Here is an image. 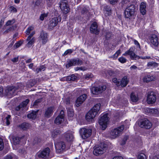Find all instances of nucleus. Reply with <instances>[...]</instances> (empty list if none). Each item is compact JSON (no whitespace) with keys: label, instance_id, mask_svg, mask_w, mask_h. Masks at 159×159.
<instances>
[{"label":"nucleus","instance_id":"1","mask_svg":"<svg viewBox=\"0 0 159 159\" xmlns=\"http://www.w3.org/2000/svg\"><path fill=\"white\" fill-rule=\"evenodd\" d=\"M100 106V104H97L89 111L85 116V118L87 121L89 122H93L94 118L97 114L99 110Z\"/></svg>","mask_w":159,"mask_h":159},{"label":"nucleus","instance_id":"2","mask_svg":"<svg viewBox=\"0 0 159 159\" xmlns=\"http://www.w3.org/2000/svg\"><path fill=\"white\" fill-rule=\"evenodd\" d=\"M135 9L134 5L133 4L130 5L129 6L127 7L124 12L125 17L129 19L132 18L134 16Z\"/></svg>","mask_w":159,"mask_h":159},{"label":"nucleus","instance_id":"3","mask_svg":"<svg viewBox=\"0 0 159 159\" xmlns=\"http://www.w3.org/2000/svg\"><path fill=\"white\" fill-rule=\"evenodd\" d=\"M124 129V126L122 125L112 130L110 133V138L114 139L118 137Z\"/></svg>","mask_w":159,"mask_h":159},{"label":"nucleus","instance_id":"4","mask_svg":"<svg viewBox=\"0 0 159 159\" xmlns=\"http://www.w3.org/2000/svg\"><path fill=\"white\" fill-rule=\"evenodd\" d=\"M109 120V117L107 116V114H104L99 119L98 123L101 126L102 130L105 129L107 128Z\"/></svg>","mask_w":159,"mask_h":159},{"label":"nucleus","instance_id":"5","mask_svg":"<svg viewBox=\"0 0 159 159\" xmlns=\"http://www.w3.org/2000/svg\"><path fill=\"white\" fill-rule=\"evenodd\" d=\"M106 89V86L104 85L93 87L91 89V92L93 94L98 95L102 93Z\"/></svg>","mask_w":159,"mask_h":159},{"label":"nucleus","instance_id":"6","mask_svg":"<svg viewBox=\"0 0 159 159\" xmlns=\"http://www.w3.org/2000/svg\"><path fill=\"white\" fill-rule=\"evenodd\" d=\"M124 56L129 55L130 58L133 60H138L139 59V57L135 54L134 52L133 48L131 47L129 50L126 51L123 54Z\"/></svg>","mask_w":159,"mask_h":159},{"label":"nucleus","instance_id":"7","mask_svg":"<svg viewBox=\"0 0 159 159\" xmlns=\"http://www.w3.org/2000/svg\"><path fill=\"white\" fill-rule=\"evenodd\" d=\"M56 152L61 153L66 150V144L63 141H60L55 144Z\"/></svg>","mask_w":159,"mask_h":159},{"label":"nucleus","instance_id":"8","mask_svg":"<svg viewBox=\"0 0 159 159\" xmlns=\"http://www.w3.org/2000/svg\"><path fill=\"white\" fill-rule=\"evenodd\" d=\"M80 133L82 138L85 139L91 136L92 134V130L89 129L83 128L80 129Z\"/></svg>","mask_w":159,"mask_h":159},{"label":"nucleus","instance_id":"9","mask_svg":"<svg viewBox=\"0 0 159 159\" xmlns=\"http://www.w3.org/2000/svg\"><path fill=\"white\" fill-rule=\"evenodd\" d=\"M83 62L80 60L78 58L73 59L70 60L67 62L66 65V67L68 68L70 66L76 65L80 66L82 64Z\"/></svg>","mask_w":159,"mask_h":159},{"label":"nucleus","instance_id":"10","mask_svg":"<svg viewBox=\"0 0 159 159\" xmlns=\"http://www.w3.org/2000/svg\"><path fill=\"white\" fill-rule=\"evenodd\" d=\"M61 17L59 16L57 17H54L52 18L49 22L48 25V29L52 30L53 28L56 26L58 24L59 22L61 20Z\"/></svg>","mask_w":159,"mask_h":159},{"label":"nucleus","instance_id":"11","mask_svg":"<svg viewBox=\"0 0 159 159\" xmlns=\"http://www.w3.org/2000/svg\"><path fill=\"white\" fill-rule=\"evenodd\" d=\"M149 40L150 45L153 48H156L158 46L159 44L158 38L157 36L153 34L150 36Z\"/></svg>","mask_w":159,"mask_h":159},{"label":"nucleus","instance_id":"12","mask_svg":"<svg viewBox=\"0 0 159 159\" xmlns=\"http://www.w3.org/2000/svg\"><path fill=\"white\" fill-rule=\"evenodd\" d=\"M59 4L61 10L64 13L66 14L69 11L70 8L66 0H61Z\"/></svg>","mask_w":159,"mask_h":159},{"label":"nucleus","instance_id":"13","mask_svg":"<svg viewBox=\"0 0 159 159\" xmlns=\"http://www.w3.org/2000/svg\"><path fill=\"white\" fill-rule=\"evenodd\" d=\"M50 152V149L48 148H47L42 151L38 152L36 156L39 158H46L49 156Z\"/></svg>","mask_w":159,"mask_h":159},{"label":"nucleus","instance_id":"14","mask_svg":"<svg viewBox=\"0 0 159 159\" xmlns=\"http://www.w3.org/2000/svg\"><path fill=\"white\" fill-rule=\"evenodd\" d=\"M39 38V42L42 43V45H44L48 41V35L47 33L43 30L40 32Z\"/></svg>","mask_w":159,"mask_h":159},{"label":"nucleus","instance_id":"15","mask_svg":"<svg viewBox=\"0 0 159 159\" xmlns=\"http://www.w3.org/2000/svg\"><path fill=\"white\" fill-rule=\"evenodd\" d=\"M156 100V96L154 92H151L148 93L147 99V101L148 103H153L155 102Z\"/></svg>","mask_w":159,"mask_h":159},{"label":"nucleus","instance_id":"16","mask_svg":"<svg viewBox=\"0 0 159 159\" xmlns=\"http://www.w3.org/2000/svg\"><path fill=\"white\" fill-rule=\"evenodd\" d=\"M139 125L140 127L146 129H150L152 125V123L147 119L140 122Z\"/></svg>","mask_w":159,"mask_h":159},{"label":"nucleus","instance_id":"17","mask_svg":"<svg viewBox=\"0 0 159 159\" xmlns=\"http://www.w3.org/2000/svg\"><path fill=\"white\" fill-rule=\"evenodd\" d=\"M106 147L101 146L96 147L93 151V153L95 156H98L103 154L104 152Z\"/></svg>","mask_w":159,"mask_h":159},{"label":"nucleus","instance_id":"18","mask_svg":"<svg viewBox=\"0 0 159 159\" xmlns=\"http://www.w3.org/2000/svg\"><path fill=\"white\" fill-rule=\"evenodd\" d=\"M87 98V95L84 94L78 97L75 102V105L77 107L80 106Z\"/></svg>","mask_w":159,"mask_h":159},{"label":"nucleus","instance_id":"19","mask_svg":"<svg viewBox=\"0 0 159 159\" xmlns=\"http://www.w3.org/2000/svg\"><path fill=\"white\" fill-rule=\"evenodd\" d=\"M64 111L63 110H61L60 114L55 120L54 122L57 125L61 123L64 120Z\"/></svg>","mask_w":159,"mask_h":159},{"label":"nucleus","instance_id":"20","mask_svg":"<svg viewBox=\"0 0 159 159\" xmlns=\"http://www.w3.org/2000/svg\"><path fill=\"white\" fill-rule=\"evenodd\" d=\"M64 138L68 141H71L73 139V133L70 131L66 132L64 134Z\"/></svg>","mask_w":159,"mask_h":159},{"label":"nucleus","instance_id":"21","mask_svg":"<svg viewBox=\"0 0 159 159\" xmlns=\"http://www.w3.org/2000/svg\"><path fill=\"white\" fill-rule=\"evenodd\" d=\"M90 32L97 34H98L99 31L98 29L97 23L96 22H94L91 25L90 28Z\"/></svg>","mask_w":159,"mask_h":159},{"label":"nucleus","instance_id":"22","mask_svg":"<svg viewBox=\"0 0 159 159\" xmlns=\"http://www.w3.org/2000/svg\"><path fill=\"white\" fill-rule=\"evenodd\" d=\"M155 79V78L154 76L149 74H147L144 77L143 80L144 82L148 83L154 80Z\"/></svg>","mask_w":159,"mask_h":159},{"label":"nucleus","instance_id":"23","mask_svg":"<svg viewBox=\"0 0 159 159\" xmlns=\"http://www.w3.org/2000/svg\"><path fill=\"white\" fill-rule=\"evenodd\" d=\"M54 109L53 107H50L48 108L45 111V116L48 118L50 117L53 113Z\"/></svg>","mask_w":159,"mask_h":159},{"label":"nucleus","instance_id":"24","mask_svg":"<svg viewBox=\"0 0 159 159\" xmlns=\"http://www.w3.org/2000/svg\"><path fill=\"white\" fill-rule=\"evenodd\" d=\"M72 107L71 106H70L69 107L66 106L68 116L70 118V120H72L71 118L74 116L73 111Z\"/></svg>","mask_w":159,"mask_h":159},{"label":"nucleus","instance_id":"25","mask_svg":"<svg viewBox=\"0 0 159 159\" xmlns=\"http://www.w3.org/2000/svg\"><path fill=\"white\" fill-rule=\"evenodd\" d=\"M29 102V99H26L25 101H23L19 106L17 107L16 108V110L18 111L21 108L26 107Z\"/></svg>","mask_w":159,"mask_h":159},{"label":"nucleus","instance_id":"26","mask_svg":"<svg viewBox=\"0 0 159 159\" xmlns=\"http://www.w3.org/2000/svg\"><path fill=\"white\" fill-rule=\"evenodd\" d=\"M2 29L5 30L4 34H6L10 31V20H8Z\"/></svg>","mask_w":159,"mask_h":159},{"label":"nucleus","instance_id":"27","mask_svg":"<svg viewBox=\"0 0 159 159\" xmlns=\"http://www.w3.org/2000/svg\"><path fill=\"white\" fill-rule=\"evenodd\" d=\"M146 5L145 3L142 2L140 6V10L141 13L143 15H144L146 13Z\"/></svg>","mask_w":159,"mask_h":159},{"label":"nucleus","instance_id":"28","mask_svg":"<svg viewBox=\"0 0 159 159\" xmlns=\"http://www.w3.org/2000/svg\"><path fill=\"white\" fill-rule=\"evenodd\" d=\"M38 110L36 111H32L31 113L27 115V117L30 119L34 120L36 117Z\"/></svg>","mask_w":159,"mask_h":159},{"label":"nucleus","instance_id":"29","mask_svg":"<svg viewBox=\"0 0 159 159\" xmlns=\"http://www.w3.org/2000/svg\"><path fill=\"white\" fill-rule=\"evenodd\" d=\"M129 80L127 79V77L124 76L122 79L120 83V85L122 87H125L127 84L129 83Z\"/></svg>","mask_w":159,"mask_h":159},{"label":"nucleus","instance_id":"30","mask_svg":"<svg viewBox=\"0 0 159 159\" xmlns=\"http://www.w3.org/2000/svg\"><path fill=\"white\" fill-rule=\"evenodd\" d=\"M64 79L67 81H74L76 79L77 77L75 75L72 74L66 77Z\"/></svg>","mask_w":159,"mask_h":159},{"label":"nucleus","instance_id":"31","mask_svg":"<svg viewBox=\"0 0 159 159\" xmlns=\"http://www.w3.org/2000/svg\"><path fill=\"white\" fill-rule=\"evenodd\" d=\"M20 128L23 130H25L31 127V125L28 123H24L20 125Z\"/></svg>","mask_w":159,"mask_h":159},{"label":"nucleus","instance_id":"32","mask_svg":"<svg viewBox=\"0 0 159 159\" xmlns=\"http://www.w3.org/2000/svg\"><path fill=\"white\" fill-rule=\"evenodd\" d=\"M104 12L106 15L109 16L111 13V11L110 7L108 6H105L104 7Z\"/></svg>","mask_w":159,"mask_h":159},{"label":"nucleus","instance_id":"33","mask_svg":"<svg viewBox=\"0 0 159 159\" xmlns=\"http://www.w3.org/2000/svg\"><path fill=\"white\" fill-rule=\"evenodd\" d=\"M17 89L13 86H11V95L14 96L16 95L17 93Z\"/></svg>","mask_w":159,"mask_h":159},{"label":"nucleus","instance_id":"34","mask_svg":"<svg viewBox=\"0 0 159 159\" xmlns=\"http://www.w3.org/2000/svg\"><path fill=\"white\" fill-rule=\"evenodd\" d=\"M12 139L13 144L17 145L19 143L20 138L16 136H14L12 137Z\"/></svg>","mask_w":159,"mask_h":159},{"label":"nucleus","instance_id":"35","mask_svg":"<svg viewBox=\"0 0 159 159\" xmlns=\"http://www.w3.org/2000/svg\"><path fill=\"white\" fill-rule=\"evenodd\" d=\"M130 98L131 101L134 102H136L138 100V98L134 93H132L130 95Z\"/></svg>","mask_w":159,"mask_h":159},{"label":"nucleus","instance_id":"36","mask_svg":"<svg viewBox=\"0 0 159 159\" xmlns=\"http://www.w3.org/2000/svg\"><path fill=\"white\" fill-rule=\"evenodd\" d=\"M61 133V131L58 129H55L53 131L52 133V136L53 138H55Z\"/></svg>","mask_w":159,"mask_h":159},{"label":"nucleus","instance_id":"37","mask_svg":"<svg viewBox=\"0 0 159 159\" xmlns=\"http://www.w3.org/2000/svg\"><path fill=\"white\" fill-rule=\"evenodd\" d=\"M15 22V20L14 19H13L11 20V30H15L16 28L17 25L16 24H15L12 25H11V24L14 23Z\"/></svg>","mask_w":159,"mask_h":159},{"label":"nucleus","instance_id":"38","mask_svg":"<svg viewBox=\"0 0 159 159\" xmlns=\"http://www.w3.org/2000/svg\"><path fill=\"white\" fill-rule=\"evenodd\" d=\"M158 65L157 63L154 61H150L148 63L147 66L149 67H156Z\"/></svg>","mask_w":159,"mask_h":159},{"label":"nucleus","instance_id":"39","mask_svg":"<svg viewBox=\"0 0 159 159\" xmlns=\"http://www.w3.org/2000/svg\"><path fill=\"white\" fill-rule=\"evenodd\" d=\"M35 38L32 37L30 40H27L28 42L27 44V46L29 47H30L33 43H34L35 41Z\"/></svg>","mask_w":159,"mask_h":159},{"label":"nucleus","instance_id":"40","mask_svg":"<svg viewBox=\"0 0 159 159\" xmlns=\"http://www.w3.org/2000/svg\"><path fill=\"white\" fill-rule=\"evenodd\" d=\"M138 159H147L146 155L143 153H140L138 156Z\"/></svg>","mask_w":159,"mask_h":159},{"label":"nucleus","instance_id":"41","mask_svg":"<svg viewBox=\"0 0 159 159\" xmlns=\"http://www.w3.org/2000/svg\"><path fill=\"white\" fill-rule=\"evenodd\" d=\"M22 43L23 42L21 40L16 43L13 46L14 48H16L20 47L22 44Z\"/></svg>","mask_w":159,"mask_h":159},{"label":"nucleus","instance_id":"42","mask_svg":"<svg viewBox=\"0 0 159 159\" xmlns=\"http://www.w3.org/2000/svg\"><path fill=\"white\" fill-rule=\"evenodd\" d=\"M151 111L152 112L155 116L159 115V110L157 109H154L152 110Z\"/></svg>","mask_w":159,"mask_h":159},{"label":"nucleus","instance_id":"43","mask_svg":"<svg viewBox=\"0 0 159 159\" xmlns=\"http://www.w3.org/2000/svg\"><path fill=\"white\" fill-rule=\"evenodd\" d=\"M34 29V27L33 26H30L25 31V33L27 35H29L31 31L33 30Z\"/></svg>","mask_w":159,"mask_h":159},{"label":"nucleus","instance_id":"44","mask_svg":"<svg viewBox=\"0 0 159 159\" xmlns=\"http://www.w3.org/2000/svg\"><path fill=\"white\" fill-rule=\"evenodd\" d=\"M10 118V115H8V116L5 118L4 119V122H5L7 125H8L10 124L9 118Z\"/></svg>","mask_w":159,"mask_h":159},{"label":"nucleus","instance_id":"45","mask_svg":"<svg viewBox=\"0 0 159 159\" xmlns=\"http://www.w3.org/2000/svg\"><path fill=\"white\" fill-rule=\"evenodd\" d=\"M10 92V87H6L5 89L4 94L5 95L7 96L9 94Z\"/></svg>","mask_w":159,"mask_h":159},{"label":"nucleus","instance_id":"46","mask_svg":"<svg viewBox=\"0 0 159 159\" xmlns=\"http://www.w3.org/2000/svg\"><path fill=\"white\" fill-rule=\"evenodd\" d=\"M89 9V8L88 7L85 6L83 8L81 13L82 14L87 13Z\"/></svg>","mask_w":159,"mask_h":159},{"label":"nucleus","instance_id":"47","mask_svg":"<svg viewBox=\"0 0 159 159\" xmlns=\"http://www.w3.org/2000/svg\"><path fill=\"white\" fill-rule=\"evenodd\" d=\"M132 41L134 42V44L137 46V48L140 49V46L139 43L138 41L135 39H132Z\"/></svg>","mask_w":159,"mask_h":159},{"label":"nucleus","instance_id":"48","mask_svg":"<svg viewBox=\"0 0 159 159\" xmlns=\"http://www.w3.org/2000/svg\"><path fill=\"white\" fill-rule=\"evenodd\" d=\"M113 82L116 83L117 86H119L120 85V81H118L117 79L116 78H114L112 79Z\"/></svg>","mask_w":159,"mask_h":159},{"label":"nucleus","instance_id":"49","mask_svg":"<svg viewBox=\"0 0 159 159\" xmlns=\"http://www.w3.org/2000/svg\"><path fill=\"white\" fill-rule=\"evenodd\" d=\"M119 61L121 63H125L126 61V59L123 57H121L119 58Z\"/></svg>","mask_w":159,"mask_h":159},{"label":"nucleus","instance_id":"50","mask_svg":"<svg viewBox=\"0 0 159 159\" xmlns=\"http://www.w3.org/2000/svg\"><path fill=\"white\" fill-rule=\"evenodd\" d=\"M4 143L2 139L0 138V151L2 150L4 148Z\"/></svg>","mask_w":159,"mask_h":159},{"label":"nucleus","instance_id":"51","mask_svg":"<svg viewBox=\"0 0 159 159\" xmlns=\"http://www.w3.org/2000/svg\"><path fill=\"white\" fill-rule=\"evenodd\" d=\"M18 34L17 33H15L13 35V39H12V42L11 43V45H12L14 43L16 39V37L17 36Z\"/></svg>","mask_w":159,"mask_h":159},{"label":"nucleus","instance_id":"52","mask_svg":"<svg viewBox=\"0 0 159 159\" xmlns=\"http://www.w3.org/2000/svg\"><path fill=\"white\" fill-rule=\"evenodd\" d=\"M48 15L46 13L42 14L40 16V19L41 20H43L45 17L47 16Z\"/></svg>","mask_w":159,"mask_h":159},{"label":"nucleus","instance_id":"53","mask_svg":"<svg viewBox=\"0 0 159 159\" xmlns=\"http://www.w3.org/2000/svg\"><path fill=\"white\" fill-rule=\"evenodd\" d=\"M72 50L71 49H69L66 50L63 54L64 56H66L68 54L71 53L72 52Z\"/></svg>","mask_w":159,"mask_h":159},{"label":"nucleus","instance_id":"54","mask_svg":"<svg viewBox=\"0 0 159 159\" xmlns=\"http://www.w3.org/2000/svg\"><path fill=\"white\" fill-rule=\"evenodd\" d=\"M75 70L76 71H77L79 70H86V69L84 67H77L75 68Z\"/></svg>","mask_w":159,"mask_h":159},{"label":"nucleus","instance_id":"55","mask_svg":"<svg viewBox=\"0 0 159 159\" xmlns=\"http://www.w3.org/2000/svg\"><path fill=\"white\" fill-rule=\"evenodd\" d=\"M35 34L34 31H32V33L28 36L26 40H30L32 38L33 35Z\"/></svg>","mask_w":159,"mask_h":159},{"label":"nucleus","instance_id":"56","mask_svg":"<svg viewBox=\"0 0 159 159\" xmlns=\"http://www.w3.org/2000/svg\"><path fill=\"white\" fill-rule=\"evenodd\" d=\"M128 138V136H125L122 140V144L124 145L125 144L126 142V141L127 140Z\"/></svg>","mask_w":159,"mask_h":159},{"label":"nucleus","instance_id":"57","mask_svg":"<svg viewBox=\"0 0 159 159\" xmlns=\"http://www.w3.org/2000/svg\"><path fill=\"white\" fill-rule=\"evenodd\" d=\"M17 11V10L16 8L13 6H11V12L16 13Z\"/></svg>","mask_w":159,"mask_h":159},{"label":"nucleus","instance_id":"58","mask_svg":"<svg viewBox=\"0 0 159 159\" xmlns=\"http://www.w3.org/2000/svg\"><path fill=\"white\" fill-rule=\"evenodd\" d=\"M120 53V50H118L116 53L114 55V57L116 58L117 57L119 54Z\"/></svg>","mask_w":159,"mask_h":159},{"label":"nucleus","instance_id":"59","mask_svg":"<svg viewBox=\"0 0 159 159\" xmlns=\"http://www.w3.org/2000/svg\"><path fill=\"white\" fill-rule=\"evenodd\" d=\"M129 2V0H122L121 3L123 5L125 6L128 4Z\"/></svg>","mask_w":159,"mask_h":159},{"label":"nucleus","instance_id":"60","mask_svg":"<svg viewBox=\"0 0 159 159\" xmlns=\"http://www.w3.org/2000/svg\"><path fill=\"white\" fill-rule=\"evenodd\" d=\"M41 100L40 99H38L36 100L34 102L33 106H37L38 104L41 102Z\"/></svg>","mask_w":159,"mask_h":159},{"label":"nucleus","instance_id":"61","mask_svg":"<svg viewBox=\"0 0 159 159\" xmlns=\"http://www.w3.org/2000/svg\"><path fill=\"white\" fill-rule=\"evenodd\" d=\"M11 61L13 63L17 62L18 60V57H16L11 59Z\"/></svg>","mask_w":159,"mask_h":159},{"label":"nucleus","instance_id":"62","mask_svg":"<svg viewBox=\"0 0 159 159\" xmlns=\"http://www.w3.org/2000/svg\"><path fill=\"white\" fill-rule=\"evenodd\" d=\"M109 1L111 4H115L118 1V0H109Z\"/></svg>","mask_w":159,"mask_h":159},{"label":"nucleus","instance_id":"63","mask_svg":"<svg viewBox=\"0 0 159 159\" xmlns=\"http://www.w3.org/2000/svg\"><path fill=\"white\" fill-rule=\"evenodd\" d=\"M64 102L66 105H68L69 104H70V101L69 98H67L64 101Z\"/></svg>","mask_w":159,"mask_h":159},{"label":"nucleus","instance_id":"64","mask_svg":"<svg viewBox=\"0 0 159 159\" xmlns=\"http://www.w3.org/2000/svg\"><path fill=\"white\" fill-rule=\"evenodd\" d=\"M112 159H123V158L120 156H116L114 157Z\"/></svg>","mask_w":159,"mask_h":159}]
</instances>
